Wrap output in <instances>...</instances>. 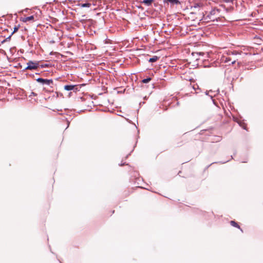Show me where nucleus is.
Masks as SVG:
<instances>
[{
  "label": "nucleus",
  "mask_w": 263,
  "mask_h": 263,
  "mask_svg": "<svg viewBox=\"0 0 263 263\" xmlns=\"http://www.w3.org/2000/svg\"><path fill=\"white\" fill-rule=\"evenodd\" d=\"M239 54H240V52H239L237 51H236V50H234V51L229 50V51H226V52H224L223 53V54L221 57L220 61L222 63H228L229 62H230L232 60H233V61L232 62V64H234L236 62V61L237 60V59H236V58L232 59L230 56H231V55H239Z\"/></svg>",
  "instance_id": "nucleus-1"
},
{
  "label": "nucleus",
  "mask_w": 263,
  "mask_h": 263,
  "mask_svg": "<svg viewBox=\"0 0 263 263\" xmlns=\"http://www.w3.org/2000/svg\"><path fill=\"white\" fill-rule=\"evenodd\" d=\"M220 10L217 8H213L205 17V20L209 19L211 21H214L219 15Z\"/></svg>",
  "instance_id": "nucleus-2"
},
{
  "label": "nucleus",
  "mask_w": 263,
  "mask_h": 263,
  "mask_svg": "<svg viewBox=\"0 0 263 263\" xmlns=\"http://www.w3.org/2000/svg\"><path fill=\"white\" fill-rule=\"evenodd\" d=\"M39 67V64L37 63L33 62L32 61H29L27 63V67L26 68V69H30V70H34L36 69Z\"/></svg>",
  "instance_id": "nucleus-3"
},
{
  "label": "nucleus",
  "mask_w": 263,
  "mask_h": 263,
  "mask_svg": "<svg viewBox=\"0 0 263 263\" xmlns=\"http://www.w3.org/2000/svg\"><path fill=\"white\" fill-rule=\"evenodd\" d=\"M36 81L39 83H42V84L47 85H49L53 83V81L51 79L48 80V79H44L43 78H38L36 80Z\"/></svg>",
  "instance_id": "nucleus-4"
},
{
  "label": "nucleus",
  "mask_w": 263,
  "mask_h": 263,
  "mask_svg": "<svg viewBox=\"0 0 263 263\" xmlns=\"http://www.w3.org/2000/svg\"><path fill=\"white\" fill-rule=\"evenodd\" d=\"M76 85H67L64 86V89L67 91L69 90H77Z\"/></svg>",
  "instance_id": "nucleus-5"
},
{
  "label": "nucleus",
  "mask_w": 263,
  "mask_h": 263,
  "mask_svg": "<svg viewBox=\"0 0 263 263\" xmlns=\"http://www.w3.org/2000/svg\"><path fill=\"white\" fill-rule=\"evenodd\" d=\"M34 20L33 16H30L23 18V21L24 22H27L28 21H33Z\"/></svg>",
  "instance_id": "nucleus-6"
},
{
  "label": "nucleus",
  "mask_w": 263,
  "mask_h": 263,
  "mask_svg": "<svg viewBox=\"0 0 263 263\" xmlns=\"http://www.w3.org/2000/svg\"><path fill=\"white\" fill-rule=\"evenodd\" d=\"M158 59V57L157 56H154L152 58H150L149 60V62L151 63H153L156 62Z\"/></svg>",
  "instance_id": "nucleus-7"
},
{
  "label": "nucleus",
  "mask_w": 263,
  "mask_h": 263,
  "mask_svg": "<svg viewBox=\"0 0 263 263\" xmlns=\"http://www.w3.org/2000/svg\"><path fill=\"white\" fill-rule=\"evenodd\" d=\"M153 0H144L143 3L147 6H149L152 4Z\"/></svg>",
  "instance_id": "nucleus-8"
},
{
  "label": "nucleus",
  "mask_w": 263,
  "mask_h": 263,
  "mask_svg": "<svg viewBox=\"0 0 263 263\" xmlns=\"http://www.w3.org/2000/svg\"><path fill=\"white\" fill-rule=\"evenodd\" d=\"M230 223L232 226L240 229L238 224L234 221H231Z\"/></svg>",
  "instance_id": "nucleus-9"
},
{
  "label": "nucleus",
  "mask_w": 263,
  "mask_h": 263,
  "mask_svg": "<svg viewBox=\"0 0 263 263\" xmlns=\"http://www.w3.org/2000/svg\"><path fill=\"white\" fill-rule=\"evenodd\" d=\"M91 6L90 3H84L81 4V7H89Z\"/></svg>",
  "instance_id": "nucleus-10"
},
{
  "label": "nucleus",
  "mask_w": 263,
  "mask_h": 263,
  "mask_svg": "<svg viewBox=\"0 0 263 263\" xmlns=\"http://www.w3.org/2000/svg\"><path fill=\"white\" fill-rule=\"evenodd\" d=\"M151 80V78H148L143 79L142 80V82L143 83H148Z\"/></svg>",
  "instance_id": "nucleus-11"
},
{
  "label": "nucleus",
  "mask_w": 263,
  "mask_h": 263,
  "mask_svg": "<svg viewBox=\"0 0 263 263\" xmlns=\"http://www.w3.org/2000/svg\"><path fill=\"white\" fill-rule=\"evenodd\" d=\"M167 2L172 4H177L178 1L177 0H166Z\"/></svg>",
  "instance_id": "nucleus-12"
},
{
  "label": "nucleus",
  "mask_w": 263,
  "mask_h": 263,
  "mask_svg": "<svg viewBox=\"0 0 263 263\" xmlns=\"http://www.w3.org/2000/svg\"><path fill=\"white\" fill-rule=\"evenodd\" d=\"M18 28H19V26H15L12 33H14L16 32V31H17Z\"/></svg>",
  "instance_id": "nucleus-13"
},
{
  "label": "nucleus",
  "mask_w": 263,
  "mask_h": 263,
  "mask_svg": "<svg viewBox=\"0 0 263 263\" xmlns=\"http://www.w3.org/2000/svg\"><path fill=\"white\" fill-rule=\"evenodd\" d=\"M233 9V7H231V8H230V10H231V9Z\"/></svg>",
  "instance_id": "nucleus-14"
},
{
  "label": "nucleus",
  "mask_w": 263,
  "mask_h": 263,
  "mask_svg": "<svg viewBox=\"0 0 263 263\" xmlns=\"http://www.w3.org/2000/svg\"><path fill=\"white\" fill-rule=\"evenodd\" d=\"M200 54H202L203 55V54H204V53H201V52H200Z\"/></svg>",
  "instance_id": "nucleus-15"
}]
</instances>
